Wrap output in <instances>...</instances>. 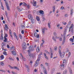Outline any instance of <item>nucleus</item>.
<instances>
[{
  "mask_svg": "<svg viewBox=\"0 0 74 74\" xmlns=\"http://www.w3.org/2000/svg\"><path fill=\"white\" fill-rule=\"evenodd\" d=\"M5 29L6 30V31H8V29H9V28L8 27V26L7 24H5Z\"/></svg>",
  "mask_w": 74,
  "mask_h": 74,
  "instance_id": "10",
  "label": "nucleus"
},
{
  "mask_svg": "<svg viewBox=\"0 0 74 74\" xmlns=\"http://www.w3.org/2000/svg\"><path fill=\"white\" fill-rule=\"evenodd\" d=\"M66 60H64L63 61V63H62V64H64V65H66Z\"/></svg>",
  "mask_w": 74,
  "mask_h": 74,
  "instance_id": "27",
  "label": "nucleus"
},
{
  "mask_svg": "<svg viewBox=\"0 0 74 74\" xmlns=\"http://www.w3.org/2000/svg\"><path fill=\"white\" fill-rule=\"evenodd\" d=\"M36 19L38 21H40V18L39 17L37 16L36 17Z\"/></svg>",
  "mask_w": 74,
  "mask_h": 74,
  "instance_id": "35",
  "label": "nucleus"
},
{
  "mask_svg": "<svg viewBox=\"0 0 74 74\" xmlns=\"http://www.w3.org/2000/svg\"><path fill=\"white\" fill-rule=\"evenodd\" d=\"M71 24V21H69L67 26V27H67V28H68L67 27L68 26H70V25Z\"/></svg>",
  "mask_w": 74,
  "mask_h": 74,
  "instance_id": "30",
  "label": "nucleus"
},
{
  "mask_svg": "<svg viewBox=\"0 0 74 74\" xmlns=\"http://www.w3.org/2000/svg\"><path fill=\"white\" fill-rule=\"evenodd\" d=\"M44 55L45 56V59H48V57H47V54H46V53H44Z\"/></svg>",
  "mask_w": 74,
  "mask_h": 74,
  "instance_id": "20",
  "label": "nucleus"
},
{
  "mask_svg": "<svg viewBox=\"0 0 74 74\" xmlns=\"http://www.w3.org/2000/svg\"><path fill=\"white\" fill-rule=\"evenodd\" d=\"M37 32H35L34 33V36L35 37H37Z\"/></svg>",
  "mask_w": 74,
  "mask_h": 74,
  "instance_id": "41",
  "label": "nucleus"
},
{
  "mask_svg": "<svg viewBox=\"0 0 74 74\" xmlns=\"http://www.w3.org/2000/svg\"><path fill=\"white\" fill-rule=\"evenodd\" d=\"M39 13H40V14H42V15H44V12L42 10H40Z\"/></svg>",
  "mask_w": 74,
  "mask_h": 74,
  "instance_id": "17",
  "label": "nucleus"
},
{
  "mask_svg": "<svg viewBox=\"0 0 74 74\" xmlns=\"http://www.w3.org/2000/svg\"><path fill=\"white\" fill-rule=\"evenodd\" d=\"M67 27H66L65 29V30L63 33V38L64 37V38H65V36H66V32L67 31Z\"/></svg>",
  "mask_w": 74,
  "mask_h": 74,
  "instance_id": "5",
  "label": "nucleus"
},
{
  "mask_svg": "<svg viewBox=\"0 0 74 74\" xmlns=\"http://www.w3.org/2000/svg\"><path fill=\"white\" fill-rule=\"evenodd\" d=\"M29 55L30 57H33V54H29Z\"/></svg>",
  "mask_w": 74,
  "mask_h": 74,
  "instance_id": "36",
  "label": "nucleus"
},
{
  "mask_svg": "<svg viewBox=\"0 0 74 74\" xmlns=\"http://www.w3.org/2000/svg\"><path fill=\"white\" fill-rule=\"evenodd\" d=\"M9 66H10V69H14V67H12L11 66H10V65H9Z\"/></svg>",
  "mask_w": 74,
  "mask_h": 74,
  "instance_id": "57",
  "label": "nucleus"
},
{
  "mask_svg": "<svg viewBox=\"0 0 74 74\" xmlns=\"http://www.w3.org/2000/svg\"><path fill=\"white\" fill-rule=\"evenodd\" d=\"M3 36H2V35H1V38H0V40H3Z\"/></svg>",
  "mask_w": 74,
  "mask_h": 74,
  "instance_id": "46",
  "label": "nucleus"
},
{
  "mask_svg": "<svg viewBox=\"0 0 74 74\" xmlns=\"http://www.w3.org/2000/svg\"><path fill=\"white\" fill-rule=\"evenodd\" d=\"M52 39L53 40H54L55 41H56V39H55V38H54V36H53V37Z\"/></svg>",
  "mask_w": 74,
  "mask_h": 74,
  "instance_id": "51",
  "label": "nucleus"
},
{
  "mask_svg": "<svg viewBox=\"0 0 74 74\" xmlns=\"http://www.w3.org/2000/svg\"><path fill=\"white\" fill-rule=\"evenodd\" d=\"M0 71H2V72H4L5 73V71L4 70H2L1 69L0 70Z\"/></svg>",
  "mask_w": 74,
  "mask_h": 74,
  "instance_id": "56",
  "label": "nucleus"
},
{
  "mask_svg": "<svg viewBox=\"0 0 74 74\" xmlns=\"http://www.w3.org/2000/svg\"><path fill=\"white\" fill-rule=\"evenodd\" d=\"M7 47L9 49V48H10V45H7Z\"/></svg>",
  "mask_w": 74,
  "mask_h": 74,
  "instance_id": "53",
  "label": "nucleus"
},
{
  "mask_svg": "<svg viewBox=\"0 0 74 74\" xmlns=\"http://www.w3.org/2000/svg\"><path fill=\"white\" fill-rule=\"evenodd\" d=\"M5 36H4V37H8V35H7V34H5Z\"/></svg>",
  "mask_w": 74,
  "mask_h": 74,
  "instance_id": "49",
  "label": "nucleus"
},
{
  "mask_svg": "<svg viewBox=\"0 0 74 74\" xmlns=\"http://www.w3.org/2000/svg\"><path fill=\"white\" fill-rule=\"evenodd\" d=\"M23 4V3L22 2H21L19 3L20 6H21V5H22Z\"/></svg>",
  "mask_w": 74,
  "mask_h": 74,
  "instance_id": "59",
  "label": "nucleus"
},
{
  "mask_svg": "<svg viewBox=\"0 0 74 74\" xmlns=\"http://www.w3.org/2000/svg\"><path fill=\"white\" fill-rule=\"evenodd\" d=\"M53 56V54L52 53H51V58H52Z\"/></svg>",
  "mask_w": 74,
  "mask_h": 74,
  "instance_id": "47",
  "label": "nucleus"
},
{
  "mask_svg": "<svg viewBox=\"0 0 74 74\" xmlns=\"http://www.w3.org/2000/svg\"><path fill=\"white\" fill-rule=\"evenodd\" d=\"M25 67L27 69V71L28 72H29L30 67L29 66L25 65Z\"/></svg>",
  "mask_w": 74,
  "mask_h": 74,
  "instance_id": "13",
  "label": "nucleus"
},
{
  "mask_svg": "<svg viewBox=\"0 0 74 74\" xmlns=\"http://www.w3.org/2000/svg\"><path fill=\"white\" fill-rule=\"evenodd\" d=\"M21 58H22V59L24 61H25V60H25V58L23 57L22 55L21 54Z\"/></svg>",
  "mask_w": 74,
  "mask_h": 74,
  "instance_id": "22",
  "label": "nucleus"
},
{
  "mask_svg": "<svg viewBox=\"0 0 74 74\" xmlns=\"http://www.w3.org/2000/svg\"><path fill=\"white\" fill-rule=\"evenodd\" d=\"M12 53L13 55H16V53H15V52L14 51H12Z\"/></svg>",
  "mask_w": 74,
  "mask_h": 74,
  "instance_id": "26",
  "label": "nucleus"
},
{
  "mask_svg": "<svg viewBox=\"0 0 74 74\" xmlns=\"http://www.w3.org/2000/svg\"><path fill=\"white\" fill-rule=\"evenodd\" d=\"M26 48V43H24V45L23 46V49H25Z\"/></svg>",
  "mask_w": 74,
  "mask_h": 74,
  "instance_id": "11",
  "label": "nucleus"
},
{
  "mask_svg": "<svg viewBox=\"0 0 74 74\" xmlns=\"http://www.w3.org/2000/svg\"><path fill=\"white\" fill-rule=\"evenodd\" d=\"M33 3H32V5L33 6H34V7H36V5L37 4V2L36 1H34V0L33 1Z\"/></svg>",
  "mask_w": 74,
  "mask_h": 74,
  "instance_id": "12",
  "label": "nucleus"
},
{
  "mask_svg": "<svg viewBox=\"0 0 74 74\" xmlns=\"http://www.w3.org/2000/svg\"><path fill=\"white\" fill-rule=\"evenodd\" d=\"M60 9L61 10H64V7H63V6H62L61 7Z\"/></svg>",
  "mask_w": 74,
  "mask_h": 74,
  "instance_id": "55",
  "label": "nucleus"
},
{
  "mask_svg": "<svg viewBox=\"0 0 74 74\" xmlns=\"http://www.w3.org/2000/svg\"><path fill=\"white\" fill-rule=\"evenodd\" d=\"M23 5L24 6H27V4L25 2L23 3Z\"/></svg>",
  "mask_w": 74,
  "mask_h": 74,
  "instance_id": "33",
  "label": "nucleus"
},
{
  "mask_svg": "<svg viewBox=\"0 0 74 74\" xmlns=\"http://www.w3.org/2000/svg\"><path fill=\"white\" fill-rule=\"evenodd\" d=\"M59 50H60V51H59V53L60 55V54H62V53H61V51H60V49H59Z\"/></svg>",
  "mask_w": 74,
  "mask_h": 74,
  "instance_id": "52",
  "label": "nucleus"
},
{
  "mask_svg": "<svg viewBox=\"0 0 74 74\" xmlns=\"http://www.w3.org/2000/svg\"><path fill=\"white\" fill-rule=\"evenodd\" d=\"M31 20V23H34V22L35 21V20L34 19H32Z\"/></svg>",
  "mask_w": 74,
  "mask_h": 74,
  "instance_id": "37",
  "label": "nucleus"
},
{
  "mask_svg": "<svg viewBox=\"0 0 74 74\" xmlns=\"http://www.w3.org/2000/svg\"><path fill=\"white\" fill-rule=\"evenodd\" d=\"M61 58H63L64 56V53H62L60 55Z\"/></svg>",
  "mask_w": 74,
  "mask_h": 74,
  "instance_id": "14",
  "label": "nucleus"
},
{
  "mask_svg": "<svg viewBox=\"0 0 74 74\" xmlns=\"http://www.w3.org/2000/svg\"><path fill=\"white\" fill-rule=\"evenodd\" d=\"M14 69H16L17 70H19V69L17 67L14 66Z\"/></svg>",
  "mask_w": 74,
  "mask_h": 74,
  "instance_id": "28",
  "label": "nucleus"
},
{
  "mask_svg": "<svg viewBox=\"0 0 74 74\" xmlns=\"http://www.w3.org/2000/svg\"><path fill=\"white\" fill-rule=\"evenodd\" d=\"M1 8L2 10H4V7H3V5H1Z\"/></svg>",
  "mask_w": 74,
  "mask_h": 74,
  "instance_id": "54",
  "label": "nucleus"
},
{
  "mask_svg": "<svg viewBox=\"0 0 74 74\" xmlns=\"http://www.w3.org/2000/svg\"><path fill=\"white\" fill-rule=\"evenodd\" d=\"M19 36L21 39H22V36L21 35V34H19Z\"/></svg>",
  "mask_w": 74,
  "mask_h": 74,
  "instance_id": "45",
  "label": "nucleus"
},
{
  "mask_svg": "<svg viewBox=\"0 0 74 74\" xmlns=\"http://www.w3.org/2000/svg\"><path fill=\"white\" fill-rule=\"evenodd\" d=\"M21 27H22V28H23V29L25 28V26L24 25H21Z\"/></svg>",
  "mask_w": 74,
  "mask_h": 74,
  "instance_id": "50",
  "label": "nucleus"
},
{
  "mask_svg": "<svg viewBox=\"0 0 74 74\" xmlns=\"http://www.w3.org/2000/svg\"><path fill=\"white\" fill-rule=\"evenodd\" d=\"M42 52H40V53L38 55V61H40V58H41V55H42Z\"/></svg>",
  "mask_w": 74,
  "mask_h": 74,
  "instance_id": "7",
  "label": "nucleus"
},
{
  "mask_svg": "<svg viewBox=\"0 0 74 74\" xmlns=\"http://www.w3.org/2000/svg\"><path fill=\"white\" fill-rule=\"evenodd\" d=\"M10 49H14H14H15V48H14V47L13 46L12 47H10Z\"/></svg>",
  "mask_w": 74,
  "mask_h": 74,
  "instance_id": "40",
  "label": "nucleus"
},
{
  "mask_svg": "<svg viewBox=\"0 0 74 74\" xmlns=\"http://www.w3.org/2000/svg\"><path fill=\"white\" fill-rule=\"evenodd\" d=\"M43 70L44 74H48V73L47 71V69H46V68L45 67H43Z\"/></svg>",
  "mask_w": 74,
  "mask_h": 74,
  "instance_id": "6",
  "label": "nucleus"
},
{
  "mask_svg": "<svg viewBox=\"0 0 74 74\" xmlns=\"http://www.w3.org/2000/svg\"><path fill=\"white\" fill-rule=\"evenodd\" d=\"M0 63V64L1 65V66H4V63L3 62L1 61Z\"/></svg>",
  "mask_w": 74,
  "mask_h": 74,
  "instance_id": "25",
  "label": "nucleus"
},
{
  "mask_svg": "<svg viewBox=\"0 0 74 74\" xmlns=\"http://www.w3.org/2000/svg\"><path fill=\"white\" fill-rule=\"evenodd\" d=\"M4 38L5 39L4 40H3V41L4 42H7V38H6V37H4Z\"/></svg>",
  "mask_w": 74,
  "mask_h": 74,
  "instance_id": "32",
  "label": "nucleus"
},
{
  "mask_svg": "<svg viewBox=\"0 0 74 74\" xmlns=\"http://www.w3.org/2000/svg\"><path fill=\"white\" fill-rule=\"evenodd\" d=\"M64 65V64H61L60 66V67L61 69H63L64 68V65Z\"/></svg>",
  "mask_w": 74,
  "mask_h": 74,
  "instance_id": "9",
  "label": "nucleus"
},
{
  "mask_svg": "<svg viewBox=\"0 0 74 74\" xmlns=\"http://www.w3.org/2000/svg\"><path fill=\"white\" fill-rule=\"evenodd\" d=\"M63 38V40H62V45H63V44H64V42H65V40H66V38H64H64Z\"/></svg>",
  "mask_w": 74,
  "mask_h": 74,
  "instance_id": "16",
  "label": "nucleus"
},
{
  "mask_svg": "<svg viewBox=\"0 0 74 74\" xmlns=\"http://www.w3.org/2000/svg\"><path fill=\"white\" fill-rule=\"evenodd\" d=\"M55 6H53V12H55Z\"/></svg>",
  "mask_w": 74,
  "mask_h": 74,
  "instance_id": "29",
  "label": "nucleus"
},
{
  "mask_svg": "<svg viewBox=\"0 0 74 74\" xmlns=\"http://www.w3.org/2000/svg\"><path fill=\"white\" fill-rule=\"evenodd\" d=\"M13 34H14V36H16V40H18V37H17V36L16 35V33L15 32H14Z\"/></svg>",
  "mask_w": 74,
  "mask_h": 74,
  "instance_id": "23",
  "label": "nucleus"
},
{
  "mask_svg": "<svg viewBox=\"0 0 74 74\" xmlns=\"http://www.w3.org/2000/svg\"><path fill=\"white\" fill-rule=\"evenodd\" d=\"M17 9L18 11L19 12H21V11L23 10V8H21V9H20L18 7H17Z\"/></svg>",
  "mask_w": 74,
  "mask_h": 74,
  "instance_id": "15",
  "label": "nucleus"
},
{
  "mask_svg": "<svg viewBox=\"0 0 74 74\" xmlns=\"http://www.w3.org/2000/svg\"><path fill=\"white\" fill-rule=\"evenodd\" d=\"M1 45H2V47H3V46H4V43L3 42L2 44Z\"/></svg>",
  "mask_w": 74,
  "mask_h": 74,
  "instance_id": "62",
  "label": "nucleus"
},
{
  "mask_svg": "<svg viewBox=\"0 0 74 74\" xmlns=\"http://www.w3.org/2000/svg\"><path fill=\"white\" fill-rule=\"evenodd\" d=\"M65 17H67V16H68V15L67 14H65Z\"/></svg>",
  "mask_w": 74,
  "mask_h": 74,
  "instance_id": "61",
  "label": "nucleus"
},
{
  "mask_svg": "<svg viewBox=\"0 0 74 74\" xmlns=\"http://www.w3.org/2000/svg\"><path fill=\"white\" fill-rule=\"evenodd\" d=\"M29 50L28 51V52H29L30 51H34V47H33V46L32 45H30L29 47Z\"/></svg>",
  "mask_w": 74,
  "mask_h": 74,
  "instance_id": "2",
  "label": "nucleus"
},
{
  "mask_svg": "<svg viewBox=\"0 0 74 74\" xmlns=\"http://www.w3.org/2000/svg\"><path fill=\"white\" fill-rule=\"evenodd\" d=\"M38 62H39V61H38V59H37L34 64V66L35 67H37V66L38 65Z\"/></svg>",
  "mask_w": 74,
  "mask_h": 74,
  "instance_id": "4",
  "label": "nucleus"
},
{
  "mask_svg": "<svg viewBox=\"0 0 74 74\" xmlns=\"http://www.w3.org/2000/svg\"><path fill=\"white\" fill-rule=\"evenodd\" d=\"M67 73V70H66L63 72V74H66Z\"/></svg>",
  "mask_w": 74,
  "mask_h": 74,
  "instance_id": "31",
  "label": "nucleus"
},
{
  "mask_svg": "<svg viewBox=\"0 0 74 74\" xmlns=\"http://www.w3.org/2000/svg\"><path fill=\"white\" fill-rule=\"evenodd\" d=\"M54 35L56 38H58L59 37L57 38V36H56L57 34L56 32H54Z\"/></svg>",
  "mask_w": 74,
  "mask_h": 74,
  "instance_id": "24",
  "label": "nucleus"
},
{
  "mask_svg": "<svg viewBox=\"0 0 74 74\" xmlns=\"http://www.w3.org/2000/svg\"><path fill=\"white\" fill-rule=\"evenodd\" d=\"M62 24H63V25H66V24H67V23H66V22H62Z\"/></svg>",
  "mask_w": 74,
  "mask_h": 74,
  "instance_id": "43",
  "label": "nucleus"
},
{
  "mask_svg": "<svg viewBox=\"0 0 74 74\" xmlns=\"http://www.w3.org/2000/svg\"><path fill=\"white\" fill-rule=\"evenodd\" d=\"M72 42H74V40L73 39L71 38L69 39Z\"/></svg>",
  "mask_w": 74,
  "mask_h": 74,
  "instance_id": "38",
  "label": "nucleus"
},
{
  "mask_svg": "<svg viewBox=\"0 0 74 74\" xmlns=\"http://www.w3.org/2000/svg\"><path fill=\"white\" fill-rule=\"evenodd\" d=\"M43 43H42L41 44H40V46L41 47V46H42V45H43Z\"/></svg>",
  "mask_w": 74,
  "mask_h": 74,
  "instance_id": "63",
  "label": "nucleus"
},
{
  "mask_svg": "<svg viewBox=\"0 0 74 74\" xmlns=\"http://www.w3.org/2000/svg\"><path fill=\"white\" fill-rule=\"evenodd\" d=\"M45 64L47 66H49V63H45Z\"/></svg>",
  "mask_w": 74,
  "mask_h": 74,
  "instance_id": "44",
  "label": "nucleus"
},
{
  "mask_svg": "<svg viewBox=\"0 0 74 74\" xmlns=\"http://www.w3.org/2000/svg\"><path fill=\"white\" fill-rule=\"evenodd\" d=\"M3 55H7V52H6V51H5L3 52Z\"/></svg>",
  "mask_w": 74,
  "mask_h": 74,
  "instance_id": "34",
  "label": "nucleus"
},
{
  "mask_svg": "<svg viewBox=\"0 0 74 74\" xmlns=\"http://www.w3.org/2000/svg\"><path fill=\"white\" fill-rule=\"evenodd\" d=\"M22 34H24V31L23 30L21 31Z\"/></svg>",
  "mask_w": 74,
  "mask_h": 74,
  "instance_id": "60",
  "label": "nucleus"
},
{
  "mask_svg": "<svg viewBox=\"0 0 74 74\" xmlns=\"http://www.w3.org/2000/svg\"><path fill=\"white\" fill-rule=\"evenodd\" d=\"M28 18L29 19H30V20H32V19H33V16L31 14H29L28 16Z\"/></svg>",
  "mask_w": 74,
  "mask_h": 74,
  "instance_id": "8",
  "label": "nucleus"
},
{
  "mask_svg": "<svg viewBox=\"0 0 74 74\" xmlns=\"http://www.w3.org/2000/svg\"><path fill=\"white\" fill-rule=\"evenodd\" d=\"M9 59H10V60H14V59H13L12 58L9 57Z\"/></svg>",
  "mask_w": 74,
  "mask_h": 74,
  "instance_id": "48",
  "label": "nucleus"
},
{
  "mask_svg": "<svg viewBox=\"0 0 74 74\" xmlns=\"http://www.w3.org/2000/svg\"><path fill=\"white\" fill-rule=\"evenodd\" d=\"M0 58L1 59H4V56L3 55H2V56H0Z\"/></svg>",
  "mask_w": 74,
  "mask_h": 74,
  "instance_id": "39",
  "label": "nucleus"
},
{
  "mask_svg": "<svg viewBox=\"0 0 74 74\" xmlns=\"http://www.w3.org/2000/svg\"><path fill=\"white\" fill-rule=\"evenodd\" d=\"M36 50L37 52H40V49H39V47L38 46L37 47Z\"/></svg>",
  "mask_w": 74,
  "mask_h": 74,
  "instance_id": "19",
  "label": "nucleus"
},
{
  "mask_svg": "<svg viewBox=\"0 0 74 74\" xmlns=\"http://www.w3.org/2000/svg\"><path fill=\"white\" fill-rule=\"evenodd\" d=\"M5 5L6 6V8L8 9V10H10V7H9V5H8V3L7 2V1H5Z\"/></svg>",
  "mask_w": 74,
  "mask_h": 74,
  "instance_id": "3",
  "label": "nucleus"
},
{
  "mask_svg": "<svg viewBox=\"0 0 74 74\" xmlns=\"http://www.w3.org/2000/svg\"><path fill=\"white\" fill-rule=\"evenodd\" d=\"M73 9H71V14L70 15L71 16L73 15Z\"/></svg>",
  "mask_w": 74,
  "mask_h": 74,
  "instance_id": "18",
  "label": "nucleus"
},
{
  "mask_svg": "<svg viewBox=\"0 0 74 74\" xmlns=\"http://www.w3.org/2000/svg\"><path fill=\"white\" fill-rule=\"evenodd\" d=\"M48 26L49 28H51V27H50L51 25H50V24H49V23H48Z\"/></svg>",
  "mask_w": 74,
  "mask_h": 74,
  "instance_id": "58",
  "label": "nucleus"
},
{
  "mask_svg": "<svg viewBox=\"0 0 74 74\" xmlns=\"http://www.w3.org/2000/svg\"><path fill=\"white\" fill-rule=\"evenodd\" d=\"M54 51H56L57 50V46H55L54 48Z\"/></svg>",
  "mask_w": 74,
  "mask_h": 74,
  "instance_id": "42",
  "label": "nucleus"
},
{
  "mask_svg": "<svg viewBox=\"0 0 74 74\" xmlns=\"http://www.w3.org/2000/svg\"><path fill=\"white\" fill-rule=\"evenodd\" d=\"M42 34H44L45 33V28L42 29Z\"/></svg>",
  "mask_w": 74,
  "mask_h": 74,
  "instance_id": "21",
  "label": "nucleus"
},
{
  "mask_svg": "<svg viewBox=\"0 0 74 74\" xmlns=\"http://www.w3.org/2000/svg\"><path fill=\"white\" fill-rule=\"evenodd\" d=\"M39 35H37V36H36L37 38H39Z\"/></svg>",
  "mask_w": 74,
  "mask_h": 74,
  "instance_id": "64",
  "label": "nucleus"
},
{
  "mask_svg": "<svg viewBox=\"0 0 74 74\" xmlns=\"http://www.w3.org/2000/svg\"><path fill=\"white\" fill-rule=\"evenodd\" d=\"M73 24H72L69 29V32H70V31L71 30V33H73V32H74V29H73Z\"/></svg>",
  "mask_w": 74,
  "mask_h": 74,
  "instance_id": "1",
  "label": "nucleus"
}]
</instances>
